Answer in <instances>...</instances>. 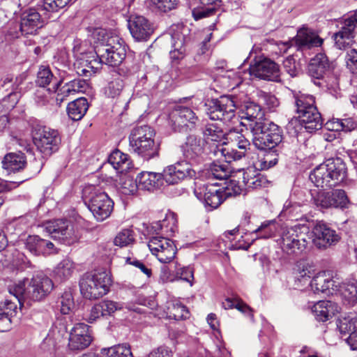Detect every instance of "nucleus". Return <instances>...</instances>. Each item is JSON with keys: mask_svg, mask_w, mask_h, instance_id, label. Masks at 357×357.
Here are the masks:
<instances>
[{"mask_svg": "<svg viewBox=\"0 0 357 357\" xmlns=\"http://www.w3.org/2000/svg\"><path fill=\"white\" fill-rule=\"evenodd\" d=\"M203 134L207 141L220 142L224 140L216 146L215 153L218 157L224 158L226 162L241 159L250 145L248 139L236 130H231L225 135L218 123H207Z\"/></svg>", "mask_w": 357, "mask_h": 357, "instance_id": "f257e3e1", "label": "nucleus"}, {"mask_svg": "<svg viewBox=\"0 0 357 357\" xmlns=\"http://www.w3.org/2000/svg\"><path fill=\"white\" fill-rule=\"evenodd\" d=\"M54 288L52 280L47 276L38 274L31 280L25 279L10 286V294L14 296L20 306L24 302L40 301L50 294Z\"/></svg>", "mask_w": 357, "mask_h": 357, "instance_id": "f03ea898", "label": "nucleus"}, {"mask_svg": "<svg viewBox=\"0 0 357 357\" xmlns=\"http://www.w3.org/2000/svg\"><path fill=\"white\" fill-rule=\"evenodd\" d=\"M347 168L340 158H330L317 166L310 174V181L318 188H328L339 184L346 177Z\"/></svg>", "mask_w": 357, "mask_h": 357, "instance_id": "7ed1b4c3", "label": "nucleus"}, {"mask_svg": "<svg viewBox=\"0 0 357 357\" xmlns=\"http://www.w3.org/2000/svg\"><path fill=\"white\" fill-rule=\"evenodd\" d=\"M98 52L100 54V61L96 59L86 61L88 63L86 66L91 70L98 69V65L100 62H104L112 66H119L123 62L126 54L123 40L116 35L108 36L105 45H103L102 50L98 49Z\"/></svg>", "mask_w": 357, "mask_h": 357, "instance_id": "20e7f679", "label": "nucleus"}, {"mask_svg": "<svg viewBox=\"0 0 357 357\" xmlns=\"http://www.w3.org/2000/svg\"><path fill=\"white\" fill-rule=\"evenodd\" d=\"M250 126L253 144L258 149H273L282 141L280 127L272 122L255 121Z\"/></svg>", "mask_w": 357, "mask_h": 357, "instance_id": "39448f33", "label": "nucleus"}, {"mask_svg": "<svg viewBox=\"0 0 357 357\" xmlns=\"http://www.w3.org/2000/svg\"><path fill=\"white\" fill-rule=\"evenodd\" d=\"M308 229L305 226L281 227L276 240L282 250L287 254L303 252L308 245Z\"/></svg>", "mask_w": 357, "mask_h": 357, "instance_id": "423d86ee", "label": "nucleus"}, {"mask_svg": "<svg viewBox=\"0 0 357 357\" xmlns=\"http://www.w3.org/2000/svg\"><path fill=\"white\" fill-rule=\"evenodd\" d=\"M111 285L110 278L105 272L84 274L79 281L81 294L86 299L95 300L105 296Z\"/></svg>", "mask_w": 357, "mask_h": 357, "instance_id": "0eeeda50", "label": "nucleus"}, {"mask_svg": "<svg viewBox=\"0 0 357 357\" xmlns=\"http://www.w3.org/2000/svg\"><path fill=\"white\" fill-rule=\"evenodd\" d=\"M84 193L89 194L88 207L98 221L102 222L110 216L114 202L107 193L92 186L86 188Z\"/></svg>", "mask_w": 357, "mask_h": 357, "instance_id": "6e6552de", "label": "nucleus"}, {"mask_svg": "<svg viewBox=\"0 0 357 357\" xmlns=\"http://www.w3.org/2000/svg\"><path fill=\"white\" fill-rule=\"evenodd\" d=\"M61 142L56 130L45 126H40L33 135V142L44 155H50L56 151Z\"/></svg>", "mask_w": 357, "mask_h": 357, "instance_id": "1a4fd4ad", "label": "nucleus"}, {"mask_svg": "<svg viewBox=\"0 0 357 357\" xmlns=\"http://www.w3.org/2000/svg\"><path fill=\"white\" fill-rule=\"evenodd\" d=\"M238 105L234 98L231 96H222L213 102L207 112L211 120H220L228 123L236 119L235 112Z\"/></svg>", "mask_w": 357, "mask_h": 357, "instance_id": "9d476101", "label": "nucleus"}, {"mask_svg": "<svg viewBox=\"0 0 357 357\" xmlns=\"http://www.w3.org/2000/svg\"><path fill=\"white\" fill-rule=\"evenodd\" d=\"M312 243L319 250H325L340 240L337 231L324 222H317L311 232Z\"/></svg>", "mask_w": 357, "mask_h": 357, "instance_id": "9b49d317", "label": "nucleus"}, {"mask_svg": "<svg viewBox=\"0 0 357 357\" xmlns=\"http://www.w3.org/2000/svg\"><path fill=\"white\" fill-rule=\"evenodd\" d=\"M314 203L321 208H347L351 202L344 190L336 189L331 192L320 191L314 196Z\"/></svg>", "mask_w": 357, "mask_h": 357, "instance_id": "f8f14e48", "label": "nucleus"}, {"mask_svg": "<svg viewBox=\"0 0 357 357\" xmlns=\"http://www.w3.org/2000/svg\"><path fill=\"white\" fill-rule=\"evenodd\" d=\"M173 128L179 132L194 128L198 121L195 112L185 106L177 105L169 115Z\"/></svg>", "mask_w": 357, "mask_h": 357, "instance_id": "ddd939ff", "label": "nucleus"}, {"mask_svg": "<svg viewBox=\"0 0 357 357\" xmlns=\"http://www.w3.org/2000/svg\"><path fill=\"white\" fill-rule=\"evenodd\" d=\"M148 247L158 261L164 264L171 262L176 254L174 242L162 236L152 237L149 241Z\"/></svg>", "mask_w": 357, "mask_h": 357, "instance_id": "4468645a", "label": "nucleus"}, {"mask_svg": "<svg viewBox=\"0 0 357 357\" xmlns=\"http://www.w3.org/2000/svg\"><path fill=\"white\" fill-rule=\"evenodd\" d=\"M161 174L167 184L175 185L184 179L193 178L196 172L188 162L182 160L167 166Z\"/></svg>", "mask_w": 357, "mask_h": 357, "instance_id": "2eb2a0df", "label": "nucleus"}, {"mask_svg": "<svg viewBox=\"0 0 357 357\" xmlns=\"http://www.w3.org/2000/svg\"><path fill=\"white\" fill-rule=\"evenodd\" d=\"M128 27L132 38L137 41L147 40L154 31L153 24L149 20L138 14L129 16Z\"/></svg>", "mask_w": 357, "mask_h": 357, "instance_id": "dca6fc26", "label": "nucleus"}, {"mask_svg": "<svg viewBox=\"0 0 357 357\" xmlns=\"http://www.w3.org/2000/svg\"><path fill=\"white\" fill-rule=\"evenodd\" d=\"M224 192L215 184H203L195 190V196L206 206L218 208L224 200Z\"/></svg>", "mask_w": 357, "mask_h": 357, "instance_id": "f3484780", "label": "nucleus"}, {"mask_svg": "<svg viewBox=\"0 0 357 357\" xmlns=\"http://www.w3.org/2000/svg\"><path fill=\"white\" fill-rule=\"evenodd\" d=\"M46 229L54 238L62 240L68 244L73 243L79 238L74 225L68 220H57L50 222Z\"/></svg>", "mask_w": 357, "mask_h": 357, "instance_id": "a211bd4d", "label": "nucleus"}, {"mask_svg": "<svg viewBox=\"0 0 357 357\" xmlns=\"http://www.w3.org/2000/svg\"><path fill=\"white\" fill-rule=\"evenodd\" d=\"M93 340L89 326L83 323L75 324L71 329L68 347L70 350H82L88 347Z\"/></svg>", "mask_w": 357, "mask_h": 357, "instance_id": "6ab92c4d", "label": "nucleus"}, {"mask_svg": "<svg viewBox=\"0 0 357 357\" xmlns=\"http://www.w3.org/2000/svg\"><path fill=\"white\" fill-rule=\"evenodd\" d=\"M250 74L260 79L278 81L280 70L277 63L269 59H264L251 66Z\"/></svg>", "mask_w": 357, "mask_h": 357, "instance_id": "aec40b11", "label": "nucleus"}, {"mask_svg": "<svg viewBox=\"0 0 357 357\" xmlns=\"http://www.w3.org/2000/svg\"><path fill=\"white\" fill-rule=\"evenodd\" d=\"M44 20L35 8L24 12L21 18L20 30L24 34H33L43 27Z\"/></svg>", "mask_w": 357, "mask_h": 357, "instance_id": "412c9836", "label": "nucleus"}, {"mask_svg": "<svg viewBox=\"0 0 357 357\" xmlns=\"http://www.w3.org/2000/svg\"><path fill=\"white\" fill-rule=\"evenodd\" d=\"M333 280L329 274L325 272L319 273L313 277L310 282V287L316 294L320 293L331 294L337 291L338 284Z\"/></svg>", "mask_w": 357, "mask_h": 357, "instance_id": "4be33fe9", "label": "nucleus"}, {"mask_svg": "<svg viewBox=\"0 0 357 357\" xmlns=\"http://www.w3.org/2000/svg\"><path fill=\"white\" fill-rule=\"evenodd\" d=\"M294 41L295 45L300 50L310 49L312 47H319L323 43V39L307 28L299 29Z\"/></svg>", "mask_w": 357, "mask_h": 357, "instance_id": "5701e85b", "label": "nucleus"}, {"mask_svg": "<svg viewBox=\"0 0 357 357\" xmlns=\"http://www.w3.org/2000/svg\"><path fill=\"white\" fill-rule=\"evenodd\" d=\"M139 189L153 192L160 188L163 184L161 173L142 172L137 176Z\"/></svg>", "mask_w": 357, "mask_h": 357, "instance_id": "b1692460", "label": "nucleus"}, {"mask_svg": "<svg viewBox=\"0 0 357 357\" xmlns=\"http://www.w3.org/2000/svg\"><path fill=\"white\" fill-rule=\"evenodd\" d=\"M134 153L149 160L158 155L159 144L155 140L137 142L129 144Z\"/></svg>", "mask_w": 357, "mask_h": 357, "instance_id": "393cba45", "label": "nucleus"}, {"mask_svg": "<svg viewBox=\"0 0 357 357\" xmlns=\"http://www.w3.org/2000/svg\"><path fill=\"white\" fill-rule=\"evenodd\" d=\"M339 306L331 301H319L312 307V311L318 321H326L339 312Z\"/></svg>", "mask_w": 357, "mask_h": 357, "instance_id": "a878e982", "label": "nucleus"}, {"mask_svg": "<svg viewBox=\"0 0 357 357\" xmlns=\"http://www.w3.org/2000/svg\"><path fill=\"white\" fill-rule=\"evenodd\" d=\"M77 264L70 258H65L54 267L53 276L59 282H64L71 278L77 272Z\"/></svg>", "mask_w": 357, "mask_h": 357, "instance_id": "bb28decb", "label": "nucleus"}, {"mask_svg": "<svg viewBox=\"0 0 357 357\" xmlns=\"http://www.w3.org/2000/svg\"><path fill=\"white\" fill-rule=\"evenodd\" d=\"M343 20L341 29L334 34L335 45L338 49H344L354 43L355 28Z\"/></svg>", "mask_w": 357, "mask_h": 357, "instance_id": "cd10ccee", "label": "nucleus"}, {"mask_svg": "<svg viewBox=\"0 0 357 357\" xmlns=\"http://www.w3.org/2000/svg\"><path fill=\"white\" fill-rule=\"evenodd\" d=\"M26 165V159L24 153L19 151L6 154L3 160V168L8 172H17L24 169Z\"/></svg>", "mask_w": 357, "mask_h": 357, "instance_id": "c85d7f7f", "label": "nucleus"}, {"mask_svg": "<svg viewBox=\"0 0 357 357\" xmlns=\"http://www.w3.org/2000/svg\"><path fill=\"white\" fill-rule=\"evenodd\" d=\"M301 121L305 124V128L313 130L321 127L322 121L317 107H311L303 112H297Z\"/></svg>", "mask_w": 357, "mask_h": 357, "instance_id": "c756f323", "label": "nucleus"}, {"mask_svg": "<svg viewBox=\"0 0 357 357\" xmlns=\"http://www.w3.org/2000/svg\"><path fill=\"white\" fill-rule=\"evenodd\" d=\"M108 162L117 172L121 174L126 173L132 167L128 155L119 150H115L109 155Z\"/></svg>", "mask_w": 357, "mask_h": 357, "instance_id": "7c9ffc66", "label": "nucleus"}, {"mask_svg": "<svg viewBox=\"0 0 357 357\" xmlns=\"http://www.w3.org/2000/svg\"><path fill=\"white\" fill-rule=\"evenodd\" d=\"M328 68L327 56L324 54H318L311 60L308 71L312 77L320 79L324 77Z\"/></svg>", "mask_w": 357, "mask_h": 357, "instance_id": "2f4dec72", "label": "nucleus"}, {"mask_svg": "<svg viewBox=\"0 0 357 357\" xmlns=\"http://www.w3.org/2000/svg\"><path fill=\"white\" fill-rule=\"evenodd\" d=\"M203 6L195 8L192 10V16L195 20H198L204 17H209L213 15L215 10L221 5L220 0H197Z\"/></svg>", "mask_w": 357, "mask_h": 357, "instance_id": "473e14b6", "label": "nucleus"}, {"mask_svg": "<svg viewBox=\"0 0 357 357\" xmlns=\"http://www.w3.org/2000/svg\"><path fill=\"white\" fill-rule=\"evenodd\" d=\"M185 55L184 36L180 33L173 34L172 36V50L169 52L172 61L177 63L185 57Z\"/></svg>", "mask_w": 357, "mask_h": 357, "instance_id": "72a5a7b5", "label": "nucleus"}, {"mask_svg": "<svg viewBox=\"0 0 357 357\" xmlns=\"http://www.w3.org/2000/svg\"><path fill=\"white\" fill-rule=\"evenodd\" d=\"M88 107V102L85 98H77L68 105V115L72 120L79 121L86 114Z\"/></svg>", "mask_w": 357, "mask_h": 357, "instance_id": "f704fd0d", "label": "nucleus"}, {"mask_svg": "<svg viewBox=\"0 0 357 357\" xmlns=\"http://www.w3.org/2000/svg\"><path fill=\"white\" fill-rule=\"evenodd\" d=\"M165 313L167 318L175 320L185 319L190 315L186 307L176 301H170L167 303Z\"/></svg>", "mask_w": 357, "mask_h": 357, "instance_id": "c9c22d12", "label": "nucleus"}, {"mask_svg": "<svg viewBox=\"0 0 357 357\" xmlns=\"http://www.w3.org/2000/svg\"><path fill=\"white\" fill-rule=\"evenodd\" d=\"M155 132L149 126L144 125L134 128L129 135V144L137 142L154 140Z\"/></svg>", "mask_w": 357, "mask_h": 357, "instance_id": "e433bc0d", "label": "nucleus"}, {"mask_svg": "<svg viewBox=\"0 0 357 357\" xmlns=\"http://www.w3.org/2000/svg\"><path fill=\"white\" fill-rule=\"evenodd\" d=\"M243 180L247 188L250 189H258L265 187L268 183L264 176L257 173L252 168L247 169L244 172Z\"/></svg>", "mask_w": 357, "mask_h": 357, "instance_id": "4c0bfd02", "label": "nucleus"}, {"mask_svg": "<svg viewBox=\"0 0 357 357\" xmlns=\"http://www.w3.org/2000/svg\"><path fill=\"white\" fill-rule=\"evenodd\" d=\"M183 149L184 155L190 159L201 155L204 151L202 141L195 136H189L187 138Z\"/></svg>", "mask_w": 357, "mask_h": 357, "instance_id": "58836bf2", "label": "nucleus"}, {"mask_svg": "<svg viewBox=\"0 0 357 357\" xmlns=\"http://www.w3.org/2000/svg\"><path fill=\"white\" fill-rule=\"evenodd\" d=\"M314 274L312 266L301 261L296 265L294 272L296 282L298 287H301L308 282L310 278Z\"/></svg>", "mask_w": 357, "mask_h": 357, "instance_id": "ea45409f", "label": "nucleus"}, {"mask_svg": "<svg viewBox=\"0 0 357 357\" xmlns=\"http://www.w3.org/2000/svg\"><path fill=\"white\" fill-rule=\"evenodd\" d=\"M342 297L348 301L349 304L357 303V280L350 279L345 282L342 287L338 286V290Z\"/></svg>", "mask_w": 357, "mask_h": 357, "instance_id": "a19ab883", "label": "nucleus"}, {"mask_svg": "<svg viewBox=\"0 0 357 357\" xmlns=\"http://www.w3.org/2000/svg\"><path fill=\"white\" fill-rule=\"evenodd\" d=\"M124 82L119 75L113 77L105 89L107 96L114 98L121 95L124 89Z\"/></svg>", "mask_w": 357, "mask_h": 357, "instance_id": "79ce46f5", "label": "nucleus"}, {"mask_svg": "<svg viewBox=\"0 0 357 357\" xmlns=\"http://www.w3.org/2000/svg\"><path fill=\"white\" fill-rule=\"evenodd\" d=\"M179 0H148L149 6L154 10L167 13L175 9Z\"/></svg>", "mask_w": 357, "mask_h": 357, "instance_id": "37998d69", "label": "nucleus"}, {"mask_svg": "<svg viewBox=\"0 0 357 357\" xmlns=\"http://www.w3.org/2000/svg\"><path fill=\"white\" fill-rule=\"evenodd\" d=\"M134 241L133 231L130 229H123L116 234L113 243L116 246L123 248L132 244Z\"/></svg>", "mask_w": 357, "mask_h": 357, "instance_id": "c03bdc74", "label": "nucleus"}, {"mask_svg": "<svg viewBox=\"0 0 357 357\" xmlns=\"http://www.w3.org/2000/svg\"><path fill=\"white\" fill-rule=\"evenodd\" d=\"M101 353L109 357H132L130 348L127 344H118L109 348H103Z\"/></svg>", "mask_w": 357, "mask_h": 357, "instance_id": "a18cd8bd", "label": "nucleus"}, {"mask_svg": "<svg viewBox=\"0 0 357 357\" xmlns=\"http://www.w3.org/2000/svg\"><path fill=\"white\" fill-rule=\"evenodd\" d=\"M337 327L341 333L351 334L357 330V318L354 317H345L339 319Z\"/></svg>", "mask_w": 357, "mask_h": 357, "instance_id": "49530a36", "label": "nucleus"}, {"mask_svg": "<svg viewBox=\"0 0 357 357\" xmlns=\"http://www.w3.org/2000/svg\"><path fill=\"white\" fill-rule=\"evenodd\" d=\"M139 188L138 183L130 176H123L120 182L121 192L124 195H133Z\"/></svg>", "mask_w": 357, "mask_h": 357, "instance_id": "de8ad7c7", "label": "nucleus"}, {"mask_svg": "<svg viewBox=\"0 0 357 357\" xmlns=\"http://www.w3.org/2000/svg\"><path fill=\"white\" fill-rule=\"evenodd\" d=\"M278 228L275 221H265L258 227L255 232L259 234V238H267L274 236V232Z\"/></svg>", "mask_w": 357, "mask_h": 357, "instance_id": "09e8293b", "label": "nucleus"}, {"mask_svg": "<svg viewBox=\"0 0 357 357\" xmlns=\"http://www.w3.org/2000/svg\"><path fill=\"white\" fill-rule=\"evenodd\" d=\"M102 308L104 317L112 316L116 312L122 310L124 308V304L111 300H103L99 303Z\"/></svg>", "mask_w": 357, "mask_h": 357, "instance_id": "8fccbe9b", "label": "nucleus"}, {"mask_svg": "<svg viewBox=\"0 0 357 357\" xmlns=\"http://www.w3.org/2000/svg\"><path fill=\"white\" fill-rule=\"evenodd\" d=\"M314 104V98L311 95L300 93L296 96L297 112H303L311 107H316Z\"/></svg>", "mask_w": 357, "mask_h": 357, "instance_id": "3c124183", "label": "nucleus"}, {"mask_svg": "<svg viewBox=\"0 0 357 357\" xmlns=\"http://www.w3.org/2000/svg\"><path fill=\"white\" fill-rule=\"evenodd\" d=\"M59 84L56 83L53 87V90L50 89H42L37 91L36 96L37 102L41 105L51 102L53 99V95L56 92Z\"/></svg>", "mask_w": 357, "mask_h": 357, "instance_id": "603ef678", "label": "nucleus"}, {"mask_svg": "<svg viewBox=\"0 0 357 357\" xmlns=\"http://www.w3.org/2000/svg\"><path fill=\"white\" fill-rule=\"evenodd\" d=\"M245 114L247 119L251 120L253 123L255 121H261L263 112L259 105L250 102L245 106Z\"/></svg>", "mask_w": 357, "mask_h": 357, "instance_id": "864d4df0", "label": "nucleus"}, {"mask_svg": "<svg viewBox=\"0 0 357 357\" xmlns=\"http://www.w3.org/2000/svg\"><path fill=\"white\" fill-rule=\"evenodd\" d=\"M43 239L38 236H29L25 243L26 249L33 255H40L42 253Z\"/></svg>", "mask_w": 357, "mask_h": 357, "instance_id": "5fc2aeb1", "label": "nucleus"}, {"mask_svg": "<svg viewBox=\"0 0 357 357\" xmlns=\"http://www.w3.org/2000/svg\"><path fill=\"white\" fill-rule=\"evenodd\" d=\"M53 79V75L48 67L40 66L37 74L36 83L40 87H45Z\"/></svg>", "mask_w": 357, "mask_h": 357, "instance_id": "6e6d98bb", "label": "nucleus"}, {"mask_svg": "<svg viewBox=\"0 0 357 357\" xmlns=\"http://www.w3.org/2000/svg\"><path fill=\"white\" fill-rule=\"evenodd\" d=\"M209 171L214 178L220 180L226 179L230 173L227 165L215 162L210 166Z\"/></svg>", "mask_w": 357, "mask_h": 357, "instance_id": "4d7b16f0", "label": "nucleus"}, {"mask_svg": "<svg viewBox=\"0 0 357 357\" xmlns=\"http://www.w3.org/2000/svg\"><path fill=\"white\" fill-rule=\"evenodd\" d=\"M101 317H104V314L98 303L93 305L89 311L84 314L83 319L89 323H93Z\"/></svg>", "mask_w": 357, "mask_h": 357, "instance_id": "13d9d810", "label": "nucleus"}, {"mask_svg": "<svg viewBox=\"0 0 357 357\" xmlns=\"http://www.w3.org/2000/svg\"><path fill=\"white\" fill-rule=\"evenodd\" d=\"M72 0H43L44 10L48 12H56L64 8Z\"/></svg>", "mask_w": 357, "mask_h": 357, "instance_id": "bf43d9fd", "label": "nucleus"}, {"mask_svg": "<svg viewBox=\"0 0 357 357\" xmlns=\"http://www.w3.org/2000/svg\"><path fill=\"white\" fill-rule=\"evenodd\" d=\"M61 303V312L63 314H69L75 307L73 297L69 292H65L62 295Z\"/></svg>", "mask_w": 357, "mask_h": 357, "instance_id": "052dcab7", "label": "nucleus"}, {"mask_svg": "<svg viewBox=\"0 0 357 357\" xmlns=\"http://www.w3.org/2000/svg\"><path fill=\"white\" fill-rule=\"evenodd\" d=\"M277 163V159H272V155L267 153L262 158L259 157L258 160L255 162L254 165L256 168L261 170L268 169L274 166Z\"/></svg>", "mask_w": 357, "mask_h": 357, "instance_id": "680f3d73", "label": "nucleus"}, {"mask_svg": "<svg viewBox=\"0 0 357 357\" xmlns=\"http://www.w3.org/2000/svg\"><path fill=\"white\" fill-rule=\"evenodd\" d=\"M283 68L291 77L296 76L300 71V66L294 58L288 56L283 61Z\"/></svg>", "mask_w": 357, "mask_h": 357, "instance_id": "e2e57ef3", "label": "nucleus"}, {"mask_svg": "<svg viewBox=\"0 0 357 357\" xmlns=\"http://www.w3.org/2000/svg\"><path fill=\"white\" fill-rule=\"evenodd\" d=\"M347 67L353 73H357V50L351 49L347 52L345 57Z\"/></svg>", "mask_w": 357, "mask_h": 357, "instance_id": "0e129e2a", "label": "nucleus"}, {"mask_svg": "<svg viewBox=\"0 0 357 357\" xmlns=\"http://www.w3.org/2000/svg\"><path fill=\"white\" fill-rule=\"evenodd\" d=\"M58 89L56 91V95L55 96V101L56 104L61 105V102L68 96L71 95H75L73 91H71L70 86L68 83H66L61 87L59 88L60 82Z\"/></svg>", "mask_w": 357, "mask_h": 357, "instance_id": "69168bd1", "label": "nucleus"}, {"mask_svg": "<svg viewBox=\"0 0 357 357\" xmlns=\"http://www.w3.org/2000/svg\"><path fill=\"white\" fill-rule=\"evenodd\" d=\"M176 223L174 214L169 213L160 222V227L165 232H174L176 229Z\"/></svg>", "mask_w": 357, "mask_h": 357, "instance_id": "338daca9", "label": "nucleus"}, {"mask_svg": "<svg viewBox=\"0 0 357 357\" xmlns=\"http://www.w3.org/2000/svg\"><path fill=\"white\" fill-rule=\"evenodd\" d=\"M173 352L167 347L160 346L151 351L147 357H172Z\"/></svg>", "mask_w": 357, "mask_h": 357, "instance_id": "774afa93", "label": "nucleus"}]
</instances>
